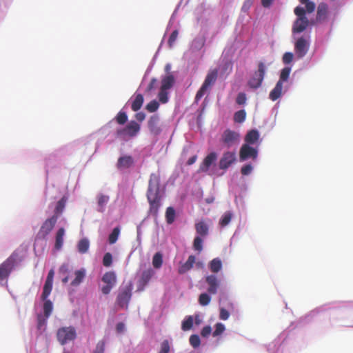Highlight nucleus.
I'll use <instances>...</instances> for the list:
<instances>
[{
  "label": "nucleus",
  "mask_w": 353,
  "mask_h": 353,
  "mask_svg": "<svg viewBox=\"0 0 353 353\" xmlns=\"http://www.w3.org/2000/svg\"><path fill=\"white\" fill-rule=\"evenodd\" d=\"M170 65L167 64L165 67V71L168 72V74L161 77L160 88L157 94V98L162 104L167 103L169 101V90L175 83V77L170 72Z\"/></svg>",
  "instance_id": "obj_1"
},
{
  "label": "nucleus",
  "mask_w": 353,
  "mask_h": 353,
  "mask_svg": "<svg viewBox=\"0 0 353 353\" xmlns=\"http://www.w3.org/2000/svg\"><path fill=\"white\" fill-rule=\"evenodd\" d=\"M217 77L218 70L216 68L209 70L205 77L204 82L196 94L195 99L196 101L200 100L206 93V92L211 88V87L215 83Z\"/></svg>",
  "instance_id": "obj_2"
},
{
  "label": "nucleus",
  "mask_w": 353,
  "mask_h": 353,
  "mask_svg": "<svg viewBox=\"0 0 353 353\" xmlns=\"http://www.w3.org/2000/svg\"><path fill=\"white\" fill-rule=\"evenodd\" d=\"M265 70L266 67L264 63L260 61L258 63L257 70L254 72L248 81V85L250 88L256 90L261 86L265 77Z\"/></svg>",
  "instance_id": "obj_3"
},
{
  "label": "nucleus",
  "mask_w": 353,
  "mask_h": 353,
  "mask_svg": "<svg viewBox=\"0 0 353 353\" xmlns=\"http://www.w3.org/2000/svg\"><path fill=\"white\" fill-rule=\"evenodd\" d=\"M77 337V332L74 327H62L57 330V339L62 345L74 341Z\"/></svg>",
  "instance_id": "obj_4"
},
{
  "label": "nucleus",
  "mask_w": 353,
  "mask_h": 353,
  "mask_svg": "<svg viewBox=\"0 0 353 353\" xmlns=\"http://www.w3.org/2000/svg\"><path fill=\"white\" fill-rule=\"evenodd\" d=\"M239 141L240 134L237 132L230 129L225 130L221 137V142L228 148L238 144Z\"/></svg>",
  "instance_id": "obj_5"
},
{
  "label": "nucleus",
  "mask_w": 353,
  "mask_h": 353,
  "mask_svg": "<svg viewBox=\"0 0 353 353\" xmlns=\"http://www.w3.org/2000/svg\"><path fill=\"white\" fill-rule=\"evenodd\" d=\"M131 295L132 289L130 285L121 288L117 298L116 307L119 308L128 307Z\"/></svg>",
  "instance_id": "obj_6"
},
{
  "label": "nucleus",
  "mask_w": 353,
  "mask_h": 353,
  "mask_svg": "<svg viewBox=\"0 0 353 353\" xmlns=\"http://www.w3.org/2000/svg\"><path fill=\"white\" fill-rule=\"evenodd\" d=\"M57 220V215H52L50 218L47 219L40 228L38 232L39 237L45 239L52 230Z\"/></svg>",
  "instance_id": "obj_7"
},
{
  "label": "nucleus",
  "mask_w": 353,
  "mask_h": 353,
  "mask_svg": "<svg viewBox=\"0 0 353 353\" xmlns=\"http://www.w3.org/2000/svg\"><path fill=\"white\" fill-rule=\"evenodd\" d=\"M14 265V259L12 258L7 259L0 264V283L4 280H7Z\"/></svg>",
  "instance_id": "obj_8"
},
{
  "label": "nucleus",
  "mask_w": 353,
  "mask_h": 353,
  "mask_svg": "<svg viewBox=\"0 0 353 353\" xmlns=\"http://www.w3.org/2000/svg\"><path fill=\"white\" fill-rule=\"evenodd\" d=\"M160 174L158 173H152L150 176L147 195L160 194Z\"/></svg>",
  "instance_id": "obj_9"
},
{
  "label": "nucleus",
  "mask_w": 353,
  "mask_h": 353,
  "mask_svg": "<svg viewBox=\"0 0 353 353\" xmlns=\"http://www.w3.org/2000/svg\"><path fill=\"white\" fill-rule=\"evenodd\" d=\"M258 156V150L248 144H243L239 151V159L241 161H244L248 159L255 160Z\"/></svg>",
  "instance_id": "obj_10"
},
{
  "label": "nucleus",
  "mask_w": 353,
  "mask_h": 353,
  "mask_svg": "<svg viewBox=\"0 0 353 353\" xmlns=\"http://www.w3.org/2000/svg\"><path fill=\"white\" fill-rule=\"evenodd\" d=\"M309 42L304 37H300L297 39L294 45V50L299 58L303 57L309 49Z\"/></svg>",
  "instance_id": "obj_11"
},
{
  "label": "nucleus",
  "mask_w": 353,
  "mask_h": 353,
  "mask_svg": "<svg viewBox=\"0 0 353 353\" xmlns=\"http://www.w3.org/2000/svg\"><path fill=\"white\" fill-rule=\"evenodd\" d=\"M236 161L234 152H225L219 161V168L221 170L228 169Z\"/></svg>",
  "instance_id": "obj_12"
},
{
  "label": "nucleus",
  "mask_w": 353,
  "mask_h": 353,
  "mask_svg": "<svg viewBox=\"0 0 353 353\" xmlns=\"http://www.w3.org/2000/svg\"><path fill=\"white\" fill-rule=\"evenodd\" d=\"M148 126L151 134L159 135L161 133L160 119L158 114H153L150 117Z\"/></svg>",
  "instance_id": "obj_13"
},
{
  "label": "nucleus",
  "mask_w": 353,
  "mask_h": 353,
  "mask_svg": "<svg viewBox=\"0 0 353 353\" xmlns=\"http://www.w3.org/2000/svg\"><path fill=\"white\" fill-rule=\"evenodd\" d=\"M147 198L150 204V212L152 215L157 216L159 211V208L161 206V195L150 194L147 195Z\"/></svg>",
  "instance_id": "obj_14"
},
{
  "label": "nucleus",
  "mask_w": 353,
  "mask_h": 353,
  "mask_svg": "<svg viewBox=\"0 0 353 353\" xmlns=\"http://www.w3.org/2000/svg\"><path fill=\"white\" fill-rule=\"evenodd\" d=\"M154 274V272L151 268L143 271L138 280L137 291L141 292L143 290L145 286L150 281Z\"/></svg>",
  "instance_id": "obj_15"
},
{
  "label": "nucleus",
  "mask_w": 353,
  "mask_h": 353,
  "mask_svg": "<svg viewBox=\"0 0 353 353\" xmlns=\"http://www.w3.org/2000/svg\"><path fill=\"white\" fill-rule=\"evenodd\" d=\"M217 154L212 152L208 154L203 162L201 163L199 169V172H207L213 163L216 160Z\"/></svg>",
  "instance_id": "obj_16"
},
{
  "label": "nucleus",
  "mask_w": 353,
  "mask_h": 353,
  "mask_svg": "<svg viewBox=\"0 0 353 353\" xmlns=\"http://www.w3.org/2000/svg\"><path fill=\"white\" fill-rule=\"evenodd\" d=\"M205 281L209 285L208 292L210 294H215L217 292L219 285V281L217 277L213 274L209 275L205 278Z\"/></svg>",
  "instance_id": "obj_17"
},
{
  "label": "nucleus",
  "mask_w": 353,
  "mask_h": 353,
  "mask_svg": "<svg viewBox=\"0 0 353 353\" xmlns=\"http://www.w3.org/2000/svg\"><path fill=\"white\" fill-rule=\"evenodd\" d=\"M308 24L309 21L307 17L298 18L294 23L292 32L294 33H301L307 28Z\"/></svg>",
  "instance_id": "obj_18"
},
{
  "label": "nucleus",
  "mask_w": 353,
  "mask_h": 353,
  "mask_svg": "<svg viewBox=\"0 0 353 353\" xmlns=\"http://www.w3.org/2000/svg\"><path fill=\"white\" fill-rule=\"evenodd\" d=\"M195 230L199 236L205 237L209 233V225L206 221L201 220L195 224Z\"/></svg>",
  "instance_id": "obj_19"
},
{
  "label": "nucleus",
  "mask_w": 353,
  "mask_h": 353,
  "mask_svg": "<svg viewBox=\"0 0 353 353\" xmlns=\"http://www.w3.org/2000/svg\"><path fill=\"white\" fill-rule=\"evenodd\" d=\"M117 137L128 140L132 137V123H130L126 128L119 129L117 131Z\"/></svg>",
  "instance_id": "obj_20"
},
{
  "label": "nucleus",
  "mask_w": 353,
  "mask_h": 353,
  "mask_svg": "<svg viewBox=\"0 0 353 353\" xmlns=\"http://www.w3.org/2000/svg\"><path fill=\"white\" fill-rule=\"evenodd\" d=\"M195 256L193 255L189 256L187 261L183 264L181 265L179 268L178 272L180 274H183L186 273L188 271L191 270L195 263Z\"/></svg>",
  "instance_id": "obj_21"
},
{
  "label": "nucleus",
  "mask_w": 353,
  "mask_h": 353,
  "mask_svg": "<svg viewBox=\"0 0 353 353\" xmlns=\"http://www.w3.org/2000/svg\"><path fill=\"white\" fill-rule=\"evenodd\" d=\"M132 165V159L130 156H123L118 159L117 168L120 170H124L129 168Z\"/></svg>",
  "instance_id": "obj_22"
},
{
  "label": "nucleus",
  "mask_w": 353,
  "mask_h": 353,
  "mask_svg": "<svg viewBox=\"0 0 353 353\" xmlns=\"http://www.w3.org/2000/svg\"><path fill=\"white\" fill-rule=\"evenodd\" d=\"M65 234V229L63 228H60L55 236V243H54V249L57 250H59L61 249L63 244V236Z\"/></svg>",
  "instance_id": "obj_23"
},
{
  "label": "nucleus",
  "mask_w": 353,
  "mask_h": 353,
  "mask_svg": "<svg viewBox=\"0 0 353 353\" xmlns=\"http://www.w3.org/2000/svg\"><path fill=\"white\" fill-rule=\"evenodd\" d=\"M327 6L325 3H320L317 8L316 20L319 22L324 21L327 17Z\"/></svg>",
  "instance_id": "obj_24"
},
{
  "label": "nucleus",
  "mask_w": 353,
  "mask_h": 353,
  "mask_svg": "<svg viewBox=\"0 0 353 353\" xmlns=\"http://www.w3.org/2000/svg\"><path fill=\"white\" fill-rule=\"evenodd\" d=\"M283 84L281 82H277L274 89L270 92L269 98L274 101L277 100L282 94Z\"/></svg>",
  "instance_id": "obj_25"
},
{
  "label": "nucleus",
  "mask_w": 353,
  "mask_h": 353,
  "mask_svg": "<svg viewBox=\"0 0 353 353\" xmlns=\"http://www.w3.org/2000/svg\"><path fill=\"white\" fill-rule=\"evenodd\" d=\"M259 138V132L256 130H252L249 131L245 137V144H254L255 143Z\"/></svg>",
  "instance_id": "obj_26"
},
{
  "label": "nucleus",
  "mask_w": 353,
  "mask_h": 353,
  "mask_svg": "<svg viewBox=\"0 0 353 353\" xmlns=\"http://www.w3.org/2000/svg\"><path fill=\"white\" fill-rule=\"evenodd\" d=\"M90 248V241L87 238H83L79 240L77 243L78 252L81 254L86 253Z\"/></svg>",
  "instance_id": "obj_27"
},
{
  "label": "nucleus",
  "mask_w": 353,
  "mask_h": 353,
  "mask_svg": "<svg viewBox=\"0 0 353 353\" xmlns=\"http://www.w3.org/2000/svg\"><path fill=\"white\" fill-rule=\"evenodd\" d=\"M75 278L71 282V285L73 286L79 285L83 280L85 276V271L84 269H81L74 272Z\"/></svg>",
  "instance_id": "obj_28"
},
{
  "label": "nucleus",
  "mask_w": 353,
  "mask_h": 353,
  "mask_svg": "<svg viewBox=\"0 0 353 353\" xmlns=\"http://www.w3.org/2000/svg\"><path fill=\"white\" fill-rule=\"evenodd\" d=\"M209 268L212 272L217 273L222 268V262L220 259L215 258L212 259L209 264Z\"/></svg>",
  "instance_id": "obj_29"
},
{
  "label": "nucleus",
  "mask_w": 353,
  "mask_h": 353,
  "mask_svg": "<svg viewBox=\"0 0 353 353\" xmlns=\"http://www.w3.org/2000/svg\"><path fill=\"white\" fill-rule=\"evenodd\" d=\"M102 281L106 285L114 286L116 283V276L112 272H108L102 277Z\"/></svg>",
  "instance_id": "obj_30"
},
{
  "label": "nucleus",
  "mask_w": 353,
  "mask_h": 353,
  "mask_svg": "<svg viewBox=\"0 0 353 353\" xmlns=\"http://www.w3.org/2000/svg\"><path fill=\"white\" fill-rule=\"evenodd\" d=\"M67 202V198L65 196H63L57 203L55 209H54V214L57 215V218L59 215L61 214Z\"/></svg>",
  "instance_id": "obj_31"
},
{
  "label": "nucleus",
  "mask_w": 353,
  "mask_h": 353,
  "mask_svg": "<svg viewBox=\"0 0 353 353\" xmlns=\"http://www.w3.org/2000/svg\"><path fill=\"white\" fill-rule=\"evenodd\" d=\"M52 281H46L43 288V292L41 294V299L46 300L48 299L49 295L50 294L52 290Z\"/></svg>",
  "instance_id": "obj_32"
},
{
  "label": "nucleus",
  "mask_w": 353,
  "mask_h": 353,
  "mask_svg": "<svg viewBox=\"0 0 353 353\" xmlns=\"http://www.w3.org/2000/svg\"><path fill=\"white\" fill-rule=\"evenodd\" d=\"M194 319L192 316H188L183 321L181 324V329L183 331L190 330L193 326Z\"/></svg>",
  "instance_id": "obj_33"
},
{
  "label": "nucleus",
  "mask_w": 353,
  "mask_h": 353,
  "mask_svg": "<svg viewBox=\"0 0 353 353\" xmlns=\"http://www.w3.org/2000/svg\"><path fill=\"white\" fill-rule=\"evenodd\" d=\"M43 301H44V303H43L44 316H46V318H48L52 312V309H53L52 303L50 300L47 299Z\"/></svg>",
  "instance_id": "obj_34"
},
{
  "label": "nucleus",
  "mask_w": 353,
  "mask_h": 353,
  "mask_svg": "<svg viewBox=\"0 0 353 353\" xmlns=\"http://www.w3.org/2000/svg\"><path fill=\"white\" fill-rule=\"evenodd\" d=\"M291 72V68L289 67H285L281 71L279 80L278 82H281V83H283L284 81H287L289 79L290 74Z\"/></svg>",
  "instance_id": "obj_35"
},
{
  "label": "nucleus",
  "mask_w": 353,
  "mask_h": 353,
  "mask_svg": "<svg viewBox=\"0 0 353 353\" xmlns=\"http://www.w3.org/2000/svg\"><path fill=\"white\" fill-rule=\"evenodd\" d=\"M166 221L168 224L174 222L175 219V210L172 207H168L165 212Z\"/></svg>",
  "instance_id": "obj_36"
},
{
  "label": "nucleus",
  "mask_w": 353,
  "mask_h": 353,
  "mask_svg": "<svg viewBox=\"0 0 353 353\" xmlns=\"http://www.w3.org/2000/svg\"><path fill=\"white\" fill-rule=\"evenodd\" d=\"M163 263V256L160 252H157L152 258V265L154 268L159 269Z\"/></svg>",
  "instance_id": "obj_37"
},
{
  "label": "nucleus",
  "mask_w": 353,
  "mask_h": 353,
  "mask_svg": "<svg viewBox=\"0 0 353 353\" xmlns=\"http://www.w3.org/2000/svg\"><path fill=\"white\" fill-rule=\"evenodd\" d=\"M159 103H161L159 101H157L155 99L152 100L145 105V110L151 113L155 112L159 108Z\"/></svg>",
  "instance_id": "obj_38"
},
{
  "label": "nucleus",
  "mask_w": 353,
  "mask_h": 353,
  "mask_svg": "<svg viewBox=\"0 0 353 353\" xmlns=\"http://www.w3.org/2000/svg\"><path fill=\"white\" fill-rule=\"evenodd\" d=\"M47 319L46 316H43L41 314H39L37 316V329L41 331H44L46 330V326L47 323Z\"/></svg>",
  "instance_id": "obj_39"
},
{
  "label": "nucleus",
  "mask_w": 353,
  "mask_h": 353,
  "mask_svg": "<svg viewBox=\"0 0 353 353\" xmlns=\"http://www.w3.org/2000/svg\"><path fill=\"white\" fill-rule=\"evenodd\" d=\"M202 236H196L193 242V248L194 250L201 252L203 250V239Z\"/></svg>",
  "instance_id": "obj_40"
},
{
  "label": "nucleus",
  "mask_w": 353,
  "mask_h": 353,
  "mask_svg": "<svg viewBox=\"0 0 353 353\" xmlns=\"http://www.w3.org/2000/svg\"><path fill=\"white\" fill-rule=\"evenodd\" d=\"M246 112L244 110H241L235 112L234 120L236 123H242L245 120Z\"/></svg>",
  "instance_id": "obj_41"
},
{
  "label": "nucleus",
  "mask_w": 353,
  "mask_h": 353,
  "mask_svg": "<svg viewBox=\"0 0 353 353\" xmlns=\"http://www.w3.org/2000/svg\"><path fill=\"white\" fill-rule=\"evenodd\" d=\"M231 219H232V213L230 212H226L222 216L219 223L221 227H225L230 222Z\"/></svg>",
  "instance_id": "obj_42"
},
{
  "label": "nucleus",
  "mask_w": 353,
  "mask_h": 353,
  "mask_svg": "<svg viewBox=\"0 0 353 353\" xmlns=\"http://www.w3.org/2000/svg\"><path fill=\"white\" fill-rule=\"evenodd\" d=\"M119 232L120 230L119 228L117 227L113 229L108 237V241L110 244H113L117 241Z\"/></svg>",
  "instance_id": "obj_43"
},
{
  "label": "nucleus",
  "mask_w": 353,
  "mask_h": 353,
  "mask_svg": "<svg viewBox=\"0 0 353 353\" xmlns=\"http://www.w3.org/2000/svg\"><path fill=\"white\" fill-rule=\"evenodd\" d=\"M210 301H211L210 296L206 293L201 294L199 297V302L200 305H201L203 306H205V305H208L210 303Z\"/></svg>",
  "instance_id": "obj_44"
},
{
  "label": "nucleus",
  "mask_w": 353,
  "mask_h": 353,
  "mask_svg": "<svg viewBox=\"0 0 353 353\" xmlns=\"http://www.w3.org/2000/svg\"><path fill=\"white\" fill-rule=\"evenodd\" d=\"M190 345L196 348L199 347L201 344V340L197 334H192L190 336L189 339Z\"/></svg>",
  "instance_id": "obj_45"
},
{
  "label": "nucleus",
  "mask_w": 353,
  "mask_h": 353,
  "mask_svg": "<svg viewBox=\"0 0 353 353\" xmlns=\"http://www.w3.org/2000/svg\"><path fill=\"white\" fill-rule=\"evenodd\" d=\"M143 103V97L141 94H137L134 100V111L139 110Z\"/></svg>",
  "instance_id": "obj_46"
},
{
  "label": "nucleus",
  "mask_w": 353,
  "mask_h": 353,
  "mask_svg": "<svg viewBox=\"0 0 353 353\" xmlns=\"http://www.w3.org/2000/svg\"><path fill=\"white\" fill-rule=\"evenodd\" d=\"M115 119L119 124L123 125L127 121L128 116L125 112L121 111L118 113Z\"/></svg>",
  "instance_id": "obj_47"
},
{
  "label": "nucleus",
  "mask_w": 353,
  "mask_h": 353,
  "mask_svg": "<svg viewBox=\"0 0 353 353\" xmlns=\"http://www.w3.org/2000/svg\"><path fill=\"white\" fill-rule=\"evenodd\" d=\"M225 331V326L221 323H217L215 325V330L212 333L213 336H218Z\"/></svg>",
  "instance_id": "obj_48"
},
{
  "label": "nucleus",
  "mask_w": 353,
  "mask_h": 353,
  "mask_svg": "<svg viewBox=\"0 0 353 353\" xmlns=\"http://www.w3.org/2000/svg\"><path fill=\"white\" fill-rule=\"evenodd\" d=\"M170 345L168 340H164L161 343V347L159 353H170Z\"/></svg>",
  "instance_id": "obj_49"
},
{
  "label": "nucleus",
  "mask_w": 353,
  "mask_h": 353,
  "mask_svg": "<svg viewBox=\"0 0 353 353\" xmlns=\"http://www.w3.org/2000/svg\"><path fill=\"white\" fill-rule=\"evenodd\" d=\"M178 34H179V31L177 30H174L171 33V34L169 37L168 41V46L170 48H172V46H174V42L176 41V40L177 39Z\"/></svg>",
  "instance_id": "obj_50"
},
{
  "label": "nucleus",
  "mask_w": 353,
  "mask_h": 353,
  "mask_svg": "<svg viewBox=\"0 0 353 353\" xmlns=\"http://www.w3.org/2000/svg\"><path fill=\"white\" fill-rule=\"evenodd\" d=\"M112 263V256L110 252H107L103 256V264L105 267H109Z\"/></svg>",
  "instance_id": "obj_51"
},
{
  "label": "nucleus",
  "mask_w": 353,
  "mask_h": 353,
  "mask_svg": "<svg viewBox=\"0 0 353 353\" xmlns=\"http://www.w3.org/2000/svg\"><path fill=\"white\" fill-rule=\"evenodd\" d=\"M105 343L104 341H103V340L102 341H99L97 343L93 353H104V352H105Z\"/></svg>",
  "instance_id": "obj_52"
},
{
  "label": "nucleus",
  "mask_w": 353,
  "mask_h": 353,
  "mask_svg": "<svg viewBox=\"0 0 353 353\" xmlns=\"http://www.w3.org/2000/svg\"><path fill=\"white\" fill-rule=\"evenodd\" d=\"M157 84V79L156 78H152L145 89V92L148 93H150L154 89L156 88Z\"/></svg>",
  "instance_id": "obj_53"
},
{
  "label": "nucleus",
  "mask_w": 353,
  "mask_h": 353,
  "mask_svg": "<svg viewBox=\"0 0 353 353\" xmlns=\"http://www.w3.org/2000/svg\"><path fill=\"white\" fill-rule=\"evenodd\" d=\"M109 197L105 195H100L98 199V204L101 208L100 211H103L104 205L108 203Z\"/></svg>",
  "instance_id": "obj_54"
},
{
  "label": "nucleus",
  "mask_w": 353,
  "mask_h": 353,
  "mask_svg": "<svg viewBox=\"0 0 353 353\" xmlns=\"http://www.w3.org/2000/svg\"><path fill=\"white\" fill-rule=\"evenodd\" d=\"M247 100L246 94L244 92H239L236 97V102L239 105H243Z\"/></svg>",
  "instance_id": "obj_55"
},
{
  "label": "nucleus",
  "mask_w": 353,
  "mask_h": 353,
  "mask_svg": "<svg viewBox=\"0 0 353 353\" xmlns=\"http://www.w3.org/2000/svg\"><path fill=\"white\" fill-rule=\"evenodd\" d=\"M294 14L298 17V18H304L305 17V10L301 6H297L294 9Z\"/></svg>",
  "instance_id": "obj_56"
},
{
  "label": "nucleus",
  "mask_w": 353,
  "mask_h": 353,
  "mask_svg": "<svg viewBox=\"0 0 353 353\" xmlns=\"http://www.w3.org/2000/svg\"><path fill=\"white\" fill-rule=\"evenodd\" d=\"M294 55L292 52H285L283 56V62L285 64L290 63L293 60Z\"/></svg>",
  "instance_id": "obj_57"
},
{
  "label": "nucleus",
  "mask_w": 353,
  "mask_h": 353,
  "mask_svg": "<svg viewBox=\"0 0 353 353\" xmlns=\"http://www.w3.org/2000/svg\"><path fill=\"white\" fill-rule=\"evenodd\" d=\"M212 333V328L210 325H206L205 327H203V329L201 330V335L203 336V337H208L210 334Z\"/></svg>",
  "instance_id": "obj_58"
},
{
  "label": "nucleus",
  "mask_w": 353,
  "mask_h": 353,
  "mask_svg": "<svg viewBox=\"0 0 353 353\" xmlns=\"http://www.w3.org/2000/svg\"><path fill=\"white\" fill-rule=\"evenodd\" d=\"M252 170V166L250 164H247L241 168V172L243 175H248Z\"/></svg>",
  "instance_id": "obj_59"
},
{
  "label": "nucleus",
  "mask_w": 353,
  "mask_h": 353,
  "mask_svg": "<svg viewBox=\"0 0 353 353\" xmlns=\"http://www.w3.org/2000/svg\"><path fill=\"white\" fill-rule=\"evenodd\" d=\"M304 4H305V11H307L308 13H312L314 11L316 6L314 2L308 1L305 2Z\"/></svg>",
  "instance_id": "obj_60"
},
{
  "label": "nucleus",
  "mask_w": 353,
  "mask_h": 353,
  "mask_svg": "<svg viewBox=\"0 0 353 353\" xmlns=\"http://www.w3.org/2000/svg\"><path fill=\"white\" fill-rule=\"evenodd\" d=\"M230 316L229 312L225 308H221L219 317L221 320H227Z\"/></svg>",
  "instance_id": "obj_61"
},
{
  "label": "nucleus",
  "mask_w": 353,
  "mask_h": 353,
  "mask_svg": "<svg viewBox=\"0 0 353 353\" xmlns=\"http://www.w3.org/2000/svg\"><path fill=\"white\" fill-rule=\"evenodd\" d=\"M114 286L110 285H105L102 287L101 292L103 294H108Z\"/></svg>",
  "instance_id": "obj_62"
},
{
  "label": "nucleus",
  "mask_w": 353,
  "mask_h": 353,
  "mask_svg": "<svg viewBox=\"0 0 353 353\" xmlns=\"http://www.w3.org/2000/svg\"><path fill=\"white\" fill-rule=\"evenodd\" d=\"M135 118L137 119V120L138 121H143L145 118V114L143 112H137L136 114H135Z\"/></svg>",
  "instance_id": "obj_63"
},
{
  "label": "nucleus",
  "mask_w": 353,
  "mask_h": 353,
  "mask_svg": "<svg viewBox=\"0 0 353 353\" xmlns=\"http://www.w3.org/2000/svg\"><path fill=\"white\" fill-rule=\"evenodd\" d=\"M60 273L66 274L69 272L68 265L67 264H63L59 268Z\"/></svg>",
  "instance_id": "obj_64"
}]
</instances>
